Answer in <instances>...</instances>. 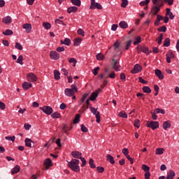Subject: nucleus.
Masks as SVG:
<instances>
[{
  "instance_id": "37",
  "label": "nucleus",
  "mask_w": 179,
  "mask_h": 179,
  "mask_svg": "<svg viewBox=\"0 0 179 179\" xmlns=\"http://www.w3.org/2000/svg\"><path fill=\"white\" fill-rule=\"evenodd\" d=\"M164 47H170V38H166L164 41Z\"/></svg>"
},
{
  "instance_id": "49",
  "label": "nucleus",
  "mask_w": 179,
  "mask_h": 179,
  "mask_svg": "<svg viewBox=\"0 0 179 179\" xmlns=\"http://www.w3.org/2000/svg\"><path fill=\"white\" fill-rule=\"evenodd\" d=\"M55 22L56 24H62L63 26H66V24L64 23V21L60 20L59 19H56Z\"/></svg>"
},
{
  "instance_id": "4",
  "label": "nucleus",
  "mask_w": 179,
  "mask_h": 179,
  "mask_svg": "<svg viewBox=\"0 0 179 179\" xmlns=\"http://www.w3.org/2000/svg\"><path fill=\"white\" fill-rule=\"evenodd\" d=\"M41 110L45 113V114H47V115H51L52 114L54 110L50 106H45L42 108H41Z\"/></svg>"
},
{
  "instance_id": "52",
  "label": "nucleus",
  "mask_w": 179,
  "mask_h": 179,
  "mask_svg": "<svg viewBox=\"0 0 179 179\" xmlns=\"http://www.w3.org/2000/svg\"><path fill=\"white\" fill-rule=\"evenodd\" d=\"M131 44H132V41L131 40H129L127 42H126L125 50H129V48L131 47Z\"/></svg>"
},
{
  "instance_id": "3",
  "label": "nucleus",
  "mask_w": 179,
  "mask_h": 179,
  "mask_svg": "<svg viewBox=\"0 0 179 179\" xmlns=\"http://www.w3.org/2000/svg\"><path fill=\"white\" fill-rule=\"evenodd\" d=\"M90 9H103L101 4L99 3H96L95 0H91V5L90 6Z\"/></svg>"
},
{
  "instance_id": "53",
  "label": "nucleus",
  "mask_w": 179,
  "mask_h": 179,
  "mask_svg": "<svg viewBox=\"0 0 179 179\" xmlns=\"http://www.w3.org/2000/svg\"><path fill=\"white\" fill-rule=\"evenodd\" d=\"M158 44L160 45L162 44V41H163V34H160L159 36L157 38Z\"/></svg>"
},
{
  "instance_id": "42",
  "label": "nucleus",
  "mask_w": 179,
  "mask_h": 179,
  "mask_svg": "<svg viewBox=\"0 0 179 179\" xmlns=\"http://www.w3.org/2000/svg\"><path fill=\"white\" fill-rule=\"evenodd\" d=\"M134 125L136 128H139V127H141V120L138 119L135 120Z\"/></svg>"
},
{
  "instance_id": "44",
  "label": "nucleus",
  "mask_w": 179,
  "mask_h": 179,
  "mask_svg": "<svg viewBox=\"0 0 179 179\" xmlns=\"http://www.w3.org/2000/svg\"><path fill=\"white\" fill-rule=\"evenodd\" d=\"M158 31H162V33H166V31H167V27H166V26H162L158 28Z\"/></svg>"
},
{
  "instance_id": "27",
  "label": "nucleus",
  "mask_w": 179,
  "mask_h": 179,
  "mask_svg": "<svg viewBox=\"0 0 179 179\" xmlns=\"http://www.w3.org/2000/svg\"><path fill=\"white\" fill-rule=\"evenodd\" d=\"M54 75H55V79H56V80H59V79H61V73H59V71H58V70H55L54 71Z\"/></svg>"
},
{
  "instance_id": "41",
  "label": "nucleus",
  "mask_w": 179,
  "mask_h": 179,
  "mask_svg": "<svg viewBox=\"0 0 179 179\" xmlns=\"http://www.w3.org/2000/svg\"><path fill=\"white\" fill-rule=\"evenodd\" d=\"M79 121H80V115L77 114L73 120V124H78Z\"/></svg>"
},
{
  "instance_id": "34",
  "label": "nucleus",
  "mask_w": 179,
  "mask_h": 179,
  "mask_svg": "<svg viewBox=\"0 0 179 179\" xmlns=\"http://www.w3.org/2000/svg\"><path fill=\"white\" fill-rule=\"evenodd\" d=\"M142 52H144V54H150V52H149V48L146 46H142Z\"/></svg>"
},
{
  "instance_id": "47",
  "label": "nucleus",
  "mask_w": 179,
  "mask_h": 179,
  "mask_svg": "<svg viewBox=\"0 0 179 179\" xmlns=\"http://www.w3.org/2000/svg\"><path fill=\"white\" fill-rule=\"evenodd\" d=\"M119 117H121L122 118H127L128 115L125 112L122 111L119 113Z\"/></svg>"
},
{
  "instance_id": "19",
  "label": "nucleus",
  "mask_w": 179,
  "mask_h": 179,
  "mask_svg": "<svg viewBox=\"0 0 179 179\" xmlns=\"http://www.w3.org/2000/svg\"><path fill=\"white\" fill-rule=\"evenodd\" d=\"M163 129L165 131H167L168 128H171V123L170 122V121H165L164 122L163 124H162Z\"/></svg>"
},
{
  "instance_id": "23",
  "label": "nucleus",
  "mask_w": 179,
  "mask_h": 179,
  "mask_svg": "<svg viewBox=\"0 0 179 179\" xmlns=\"http://www.w3.org/2000/svg\"><path fill=\"white\" fill-rule=\"evenodd\" d=\"M71 156H73V157H82V152L79 151H73L71 152Z\"/></svg>"
},
{
  "instance_id": "20",
  "label": "nucleus",
  "mask_w": 179,
  "mask_h": 179,
  "mask_svg": "<svg viewBox=\"0 0 179 179\" xmlns=\"http://www.w3.org/2000/svg\"><path fill=\"white\" fill-rule=\"evenodd\" d=\"M22 27L26 30L27 33L31 31V25L30 24H24Z\"/></svg>"
},
{
  "instance_id": "26",
  "label": "nucleus",
  "mask_w": 179,
  "mask_h": 179,
  "mask_svg": "<svg viewBox=\"0 0 179 179\" xmlns=\"http://www.w3.org/2000/svg\"><path fill=\"white\" fill-rule=\"evenodd\" d=\"M20 171V166H15L11 171V174H16Z\"/></svg>"
},
{
  "instance_id": "32",
  "label": "nucleus",
  "mask_w": 179,
  "mask_h": 179,
  "mask_svg": "<svg viewBox=\"0 0 179 179\" xmlns=\"http://www.w3.org/2000/svg\"><path fill=\"white\" fill-rule=\"evenodd\" d=\"M71 3L76 6H80L81 2L80 0H71Z\"/></svg>"
},
{
  "instance_id": "31",
  "label": "nucleus",
  "mask_w": 179,
  "mask_h": 179,
  "mask_svg": "<svg viewBox=\"0 0 179 179\" xmlns=\"http://www.w3.org/2000/svg\"><path fill=\"white\" fill-rule=\"evenodd\" d=\"M3 34H4V36H12V34H13V31L6 29L5 31H3Z\"/></svg>"
},
{
  "instance_id": "24",
  "label": "nucleus",
  "mask_w": 179,
  "mask_h": 179,
  "mask_svg": "<svg viewBox=\"0 0 179 179\" xmlns=\"http://www.w3.org/2000/svg\"><path fill=\"white\" fill-rule=\"evenodd\" d=\"M166 15L169 16L171 20H173L175 17L174 15H173V13L171 12V10H170V8H166Z\"/></svg>"
},
{
  "instance_id": "5",
  "label": "nucleus",
  "mask_w": 179,
  "mask_h": 179,
  "mask_svg": "<svg viewBox=\"0 0 179 179\" xmlns=\"http://www.w3.org/2000/svg\"><path fill=\"white\" fill-rule=\"evenodd\" d=\"M90 110H91V113H92V114H94V115H95L96 119V122H100V112L97 111V109H96L95 108H93L92 106L90 107Z\"/></svg>"
},
{
  "instance_id": "60",
  "label": "nucleus",
  "mask_w": 179,
  "mask_h": 179,
  "mask_svg": "<svg viewBox=\"0 0 179 179\" xmlns=\"http://www.w3.org/2000/svg\"><path fill=\"white\" fill-rule=\"evenodd\" d=\"M106 160L107 162H110L111 164H114L115 163V161H114L113 157H107Z\"/></svg>"
},
{
  "instance_id": "64",
  "label": "nucleus",
  "mask_w": 179,
  "mask_h": 179,
  "mask_svg": "<svg viewBox=\"0 0 179 179\" xmlns=\"http://www.w3.org/2000/svg\"><path fill=\"white\" fill-rule=\"evenodd\" d=\"M138 54H141L142 52V46L141 45H138L136 47Z\"/></svg>"
},
{
  "instance_id": "55",
  "label": "nucleus",
  "mask_w": 179,
  "mask_h": 179,
  "mask_svg": "<svg viewBox=\"0 0 179 179\" xmlns=\"http://www.w3.org/2000/svg\"><path fill=\"white\" fill-rule=\"evenodd\" d=\"M15 48H16L17 50H20V51H22V50H23V46H22L20 43H19L17 42V43H15Z\"/></svg>"
},
{
  "instance_id": "40",
  "label": "nucleus",
  "mask_w": 179,
  "mask_h": 179,
  "mask_svg": "<svg viewBox=\"0 0 179 179\" xmlns=\"http://www.w3.org/2000/svg\"><path fill=\"white\" fill-rule=\"evenodd\" d=\"M164 152V148H157L155 153L156 155H163Z\"/></svg>"
},
{
  "instance_id": "28",
  "label": "nucleus",
  "mask_w": 179,
  "mask_h": 179,
  "mask_svg": "<svg viewBox=\"0 0 179 179\" xmlns=\"http://www.w3.org/2000/svg\"><path fill=\"white\" fill-rule=\"evenodd\" d=\"M121 29H127L128 24L125 22V21H121L119 24Z\"/></svg>"
},
{
  "instance_id": "6",
  "label": "nucleus",
  "mask_w": 179,
  "mask_h": 179,
  "mask_svg": "<svg viewBox=\"0 0 179 179\" xmlns=\"http://www.w3.org/2000/svg\"><path fill=\"white\" fill-rule=\"evenodd\" d=\"M147 127L148 128H152V129L155 131V129H157V128H159V122H153V121L148 122Z\"/></svg>"
},
{
  "instance_id": "48",
  "label": "nucleus",
  "mask_w": 179,
  "mask_h": 179,
  "mask_svg": "<svg viewBox=\"0 0 179 179\" xmlns=\"http://www.w3.org/2000/svg\"><path fill=\"white\" fill-rule=\"evenodd\" d=\"M121 6L122 8H127L128 6V0H122Z\"/></svg>"
},
{
  "instance_id": "45",
  "label": "nucleus",
  "mask_w": 179,
  "mask_h": 179,
  "mask_svg": "<svg viewBox=\"0 0 179 179\" xmlns=\"http://www.w3.org/2000/svg\"><path fill=\"white\" fill-rule=\"evenodd\" d=\"M5 139H6V141H11V142H15V139H16V137L15 136H6Z\"/></svg>"
},
{
  "instance_id": "12",
  "label": "nucleus",
  "mask_w": 179,
  "mask_h": 179,
  "mask_svg": "<svg viewBox=\"0 0 179 179\" xmlns=\"http://www.w3.org/2000/svg\"><path fill=\"white\" fill-rule=\"evenodd\" d=\"M166 62H168V64H170L171 62V58H174V53H173V52L169 51L166 54Z\"/></svg>"
},
{
  "instance_id": "8",
  "label": "nucleus",
  "mask_w": 179,
  "mask_h": 179,
  "mask_svg": "<svg viewBox=\"0 0 179 179\" xmlns=\"http://www.w3.org/2000/svg\"><path fill=\"white\" fill-rule=\"evenodd\" d=\"M112 68L113 69H115L117 72H119L120 68H121V66L118 65V61H117L115 59H112Z\"/></svg>"
},
{
  "instance_id": "38",
  "label": "nucleus",
  "mask_w": 179,
  "mask_h": 179,
  "mask_svg": "<svg viewBox=\"0 0 179 179\" xmlns=\"http://www.w3.org/2000/svg\"><path fill=\"white\" fill-rule=\"evenodd\" d=\"M16 62H17V64L23 65V55H20L18 59H17Z\"/></svg>"
},
{
  "instance_id": "13",
  "label": "nucleus",
  "mask_w": 179,
  "mask_h": 179,
  "mask_svg": "<svg viewBox=\"0 0 179 179\" xmlns=\"http://www.w3.org/2000/svg\"><path fill=\"white\" fill-rule=\"evenodd\" d=\"M159 12H160V8H159V6H152V10H151V13H152V15L156 16L157 15V13H159Z\"/></svg>"
},
{
  "instance_id": "58",
  "label": "nucleus",
  "mask_w": 179,
  "mask_h": 179,
  "mask_svg": "<svg viewBox=\"0 0 179 179\" xmlns=\"http://www.w3.org/2000/svg\"><path fill=\"white\" fill-rule=\"evenodd\" d=\"M64 41V45H71V39L66 38Z\"/></svg>"
},
{
  "instance_id": "35",
  "label": "nucleus",
  "mask_w": 179,
  "mask_h": 179,
  "mask_svg": "<svg viewBox=\"0 0 179 179\" xmlns=\"http://www.w3.org/2000/svg\"><path fill=\"white\" fill-rule=\"evenodd\" d=\"M143 91L144 93H152V90L148 86H145L143 87Z\"/></svg>"
},
{
  "instance_id": "46",
  "label": "nucleus",
  "mask_w": 179,
  "mask_h": 179,
  "mask_svg": "<svg viewBox=\"0 0 179 179\" xmlns=\"http://www.w3.org/2000/svg\"><path fill=\"white\" fill-rule=\"evenodd\" d=\"M142 170H143V171H145V173H148L149 172V170H150V168L147 165L143 164L142 166Z\"/></svg>"
},
{
  "instance_id": "51",
  "label": "nucleus",
  "mask_w": 179,
  "mask_h": 179,
  "mask_svg": "<svg viewBox=\"0 0 179 179\" xmlns=\"http://www.w3.org/2000/svg\"><path fill=\"white\" fill-rule=\"evenodd\" d=\"M78 34L80 36H82V37H85V31H83L82 29H78L77 31Z\"/></svg>"
},
{
  "instance_id": "62",
  "label": "nucleus",
  "mask_w": 179,
  "mask_h": 179,
  "mask_svg": "<svg viewBox=\"0 0 179 179\" xmlns=\"http://www.w3.org/2000/svg\"><path fill=\"white\" fill-rule=\"evenodd\" d=\"M122 153L126 157H129V155H128V150L127 148L122 150Z\"/></svg>"
},
{
  "instance_id": "7",
  "label": "nucleus",
  "mask_w": 179,
  "mask_h": 179,
  "mask_svg": "<svg viewBox=\"0 0 179 179\" xmlns=\"http://www.w3.org/2000/svg\"><path fill=\"white\" fill-rule=\"evenodd\" d=\"M27 79L28 82H37V76L33 73H28Z\"/></svg>"
},
{
  "instance_id": "14",
  "label": "nucleus",
  "mask_w": 179,
  "mask_h": 179,
  "mask_svg": "<svg viewBox=\"0 0 179 179\" xmlns=\"http://www.w3.org/2000/svg\"><path fill=\"white\" fill-rule=\"evenodd\" d=\"M152 3L155 6H158V8H162V6H164V3H163V1L162 0H152Z\"/></svg>"
},
{
  "instance_id": "9",
  "label": "nucleus",
  "mask_w": 179,
  "mask_h": 179,
  "mask_svg": "<svg viewBox=\"0 0 179 179\" xmlns=\"http://www.w3.org/2000/svg\"><path fill=\"white\" fill-rule=\"evenodd\" d=\"M44 166H45V170H48L50 169V167H52V166H53L52 162L51 161V159H50V158H47L45 160Z\"/></svg>"
},
{
  "instance_id": "29",
  "label": "nucleus",
  "mask_w": 179,
  "mask_h": 179,
  "mask_svg": "<svg viewBox=\"0 0 179 179\" xmlns=\"http://www.w3.org/2000/svg\"><path fill=\"white\" fill-rule=\"evenodd\" d=\"M24 142H25L26 146H27L28 148H31V142H33V141H31V139L26 138Z\"/></svg>"
},
{
  "instance_id": "57",
  "label": "nucleus",
  "mask_w": 179,
  "mask_h": 179,
  "mask_svg": "<svg viewBox=\"0 0 179 179\" xmlns=\"http://www.w3.org/2000/svg\"><path fill=\"white\" fill-rule=\"evenodd\" d=\"M89 96V94H84L82 99H81V102L80 104H81L82 103L85 102V100H86V99H87V96Z\"/></svg>"
},
{
  "instance_id": "59",
  "label": "nucleus",
  "mask_w": 179,
  "mask_h": 179,
  "mask_svg": "<svg viewBox=\"0 0 179 179\" xmlns=\"http://www.w3.org/2000/svg\"><path fill=\"white\" fill-rule=\"evenodd\" d=\"M120 79L121 80H122L123 82H125V80H127V76H125V73H122L120 74Z\"/></svg>"
},
{
  "instance_id": "22",
  "label": "nucleus",
  "mask_w": 179,
  "mask_h": 179,
  "mask_svg": "<svg viewBox=\"0 0 179 179\" xmlns=\"http://www.w3.org/2000/svg\"><path fill=\"white\" fill-rule=\"evenodd\" d=\"M22 87H23L24 90H29V89H30V87H31V83H28V82H24L22 84Z\"/></svg>"
},
{
  "instance_id": "33",
  "label": "nucleus",
  "mask_w": 179,
  "mask_h": 179,
  "mask_svg": "<svg viewBox=\"0 0 179 179\" xmlns=\"http://www.w3.org/2000/svg\"><path fill=\"white\" fill-rule=\"evenodd\" d=\"M142 42V38H141V36H137L135 38V41L134 42V45H137V44H139V43Z\"/></svg>"
},
{
  "instance_id": "15",
  "label": "nucleus",
  "mask_w": 179,
  "mask_h": 179,
  "mask_svg": "<svg viewBox=\"0 0 179 179\" xmlns=\"http://www.w3.org/2000/svg\"><path fill=\"white\" fill-rule=\"evenodd\" d=\"M174 177H176V172L173 170H169L167 173L166 179H174Z\"/></svg>"
},
{
  "instance_id": "21",
  "label": "nucleus",
  "mask_w": 179,
  "mask_h": 179,
  "mask_svg": "<svg viewBox=\"0 0 179 179\" xmlns=\"http://www.w3.org/2000/svg\"><path fill=\"white\" fill-rule=\"evenodd\" d=\"M67 12L68 13H75V12H78V7L76 6L69 7L67 9Z\"/></svg>"
},
{
  "instance_id": "63",
  "label": "nucleus",
  "mask_w": 179,
  "mask_h": 179,
  "mask_svg": "<svg viewBox=\"0 0 179 179\" xmlns=\"http://www.w3.org/2000/svg\"><path fill=\"white\" fill-rule=\"evenodd\" d=\"M81 131L82 132H87V127H86L85 124H81Z\"/></svg>"
},
{
  "instance_id": "17",
  "label": "nucleus",
  "mask_w": 179,
  "mask_h": 179,
  "mask_svg": "<svg viewBox=\"0 0 179 179\" xmlns=\"http://www.w3.org/2000/svg\"><path fill=\"white\" fill-rule=\"evenodd\" d=\"M2 22L5 24H9L12 22V17H10V16L4 17L2 19Z\"/></svg>"
},
{
  "instance_id": "36",
  "label": "nucleus",
  "mask_w": 179,
  "mask_h": 179,
  "mask_svg": "<svg viewBox=\"0 0 179 179\" xmlns=\"http://www.w3.org/2000/svg\"><path fill=\"white\" fill-rule=\"evenodd\" d=\"M82 43V38H77L74 40V45H79Z\"/></svg>"
},
{
  "instance_id": "56",
  "label": "nucleus",
  "mask_w": 179,
  "mask_h": 179,
  "mask_svg": "<svg viewBox=\"0 0 179 179\" xmlns=\"http://www.w3.org/2000/svg\"><path fill=\"white\" fill-rule=\"evenodd\" d=\"M103 58H104V55H103V54L99 53L98 55H96V59L98 61H101Z\"/></svg>"
},
{
  "instance_id": "25",
  "label": "nucleus",
  "mask_w": 179,
  "mask_h": 179,
  "mask_svg": "<svg viewBox=\"0 0 179 179\" xmlns=\"http://www.w3.org/2000/svg\"><path fill=\"white\" fill-rule=\"evenodd\" d=\"M72 129V126L69 128H68V125L64 124L62 127V131H64V134H66V135H69V133H68V131H71Z\"/></svg>"
},
{
  "instance_id": "18",
  "label": "nucleus",
  "mask_w": 179,
  "mask_h": 179,
  "mask_svg": "<svg viewBox=\"0 0 179 179\" xmlns=\"http://www.w3.org/2000/svg\"><path fill=\"white\" fill-rule=\"evenodd\" d=\"M155 75L156 76H157V78H159V79H160V80H162V79H164V76L162 73V71L159 69L155 70Z\"/></svg>"
},
{
  "instance_id": "30",
  "label": "nucleus",
  "mask_w": 179,
  "mask_h": 179,
  "mask_svg": "<svg viewBox=\"0 0 179 179\" xmlns=\"http://www.w3.org/2000/svg\"><path fill=\"white\" fill-rule=\"evenodd\" d=\"M43 27L45 30H50V29H51V24H50V22H43Z\"/></svg>"
},
{
  "instance_id": "1",
  "label": "nucleus",
  "mask_w": 179,
  "mask_h": 179,
  "mask_svg": "<svg viewBox=\"0 0 179 179\" xmlns=\"http://www.w3.org/2000/svg\"><path fill=\"white\" fill-rule=\"evenodd\" d=\"M80 161L78 159H72L70 162H68V167L74 171L75 173H79L80 171V166L79 163Z\"/></svg>"
},
{
  "instance_id": "61",
  "label": "nucleus",
  "mask_w": 179,
  "mask_h": 179,
  "mask_svg": "<svg viewBox=\"0 0 179 179\" xmlns=\"http://www.w3.org/2000/svg\"><path fill=\"white\" fill-rule=\"evenodd\" d=\"M100 69V67H96L95 69H94L93 70H92V73H93V74L94 75V76H96V75L99 73L98 72H97V71H99Z\"/></svg>"
},
{
  "instance_id": "54",
  "label": "nucleus",
  "mask_w": 179,
  "mask_h": 179,
  "mask_svg": "<svg viewBox=\"0 0 179 179\" xmlns=\"http://www.w3.org/2000/svg\"><path fill=\"white\" fill-rule=\"evenodd\" d=\"M150 2V0H145L140 2L141 6H145V5H148Z\"/></svg>"
},
{
  "instance_id": "39",
  "label": "nucleus",
  "mask_w": 179,
  "mask_h": 179,
  "mask_svg": "<svg viewBox=\"0 0 179 179\" xmlns=\"http://www.w3.org/2000/svg\"><path fill=\"white\" fill-rule=\"evenodd\" d=\"M52 118H61V114L58 112H55L51 115Z\"/></svg>"
},
{
  "instance_id": "50",
  "label": "nucleus",
  "mask_w": 179,
  "mask_h": 179,
  "mask_svg": "<svg viewBox=\"0 0 179 179\" xmlns=\"http://www.w3.org/2000/svg\"><path fill=\"white\" fill-rule=\"evenodd\" d=\"M69 62H70V64H74L73 66H76V62H78V61H76V59L75 58H70L69 59Z\"/></svg>"
},
{
  "instance_id": "43",
  "label": "nucleus",
  "mask_w": 179,
  "mask_h": 179,
  "mask_svg": "<svg viewBox=\"0 0 179 179\" xmlns=\"http://www.w3.org/2000/svg\"><path fill=\"white\" fill-rule=\"evenodd\" d=\"M89 164L91 169H96V165L94 164V161H93V159H90Z\"/></svg>"
},
{
  "instance_id": "2",
  "label": "nucleus",
  "mask_w": 179,
  "mask_h": 179,
  "mask_svg": "<svg viewBox=\"0 0 179 179\" xmlns=\"http://www.w3.org/2000/svg\"><path fill=\"white\" fill-rule=\"evenodd\" d=\"M71 88H66L64 90V94L68 96L69 97H72L75 94V93H78V87L75 85H71Z\"/></svg>"
},
{
  "instance_id": "11",
  "label": "nucleus",
  "mask_w": 179,
  "mask_h": 179,
  "mask_svg": "<svg viewBox=\"0 0 179 179\" xmlns=\"http://www.w3.org/2000/svg\"><path fill=\"white\" fill-rule=\"evenodd\" d=\"M141 71H142V66H141V65L139 64H136L134 66V69H132L131 72V73L135 74V73H139Z\"/></svg>"
},
{
  "instance_id": "10",
  "label": "nucleus",
  "mask_w": 179,
  "mask_h": 179,
  "mask_svg": "<svg viewBox=\"0 0 179 179\" xmlns=\"http://www.w3.org/2000/svg\"><path fill=\"white\" fill-rule=\"evenodd\" d=\"M99 92H101V89H99L96 92H92V94H91L90 98L89 99V100H90L91 101H94V100H96V99H97V96H99Z\"/></svg>"
},
{
  "instance_id": "16",
  "label": "nucleus",
  "mask_w": 179,
  "mask_h": 179,
  "mask_svg": "<svg viewBox=\"0 0 179 179\" xmlns=\"http://www.w3.org/2000/svg\"><path fill=\"white\" fill-rule=\"evenodd\" d=\"M50 58L52 59H59V54L55 51L50 52Z\"/></svg>"
}]
</instances>
